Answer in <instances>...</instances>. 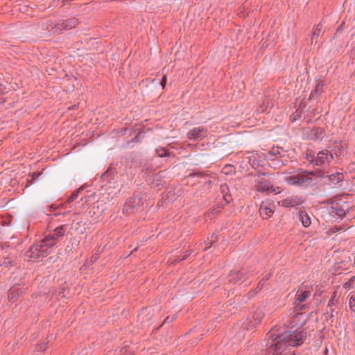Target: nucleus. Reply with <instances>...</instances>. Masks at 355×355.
Returning <instances> with one entry per match:
<instances>
[{"instance_id": "nucleus-14", "label": "nucleus", "mask_w": 355, "mask_h": 355, "mask_svg": "<svg viewBox=\"0 0 355 355\" xmlns=\"http://www.w3.org/2000/svg\"><path fill=\"white\" fill-rule=\"evenodd\" d=\"M300 216L302 225L305 227H309L311 225V218L308 214L305 211H300Z\"/></svg>"}, {"instance_id": "nucleus-10", "label": "nucleus", "mask_w": 355, "mask_h": 355, "mask_svg": "<svg viewBox=\"0 0 355 355\" xmlns=\"http://www.w3.org/2000/svg\"><path fill=\"white\" fill-rule=\"evenodd\" d=\"M56 242L52 240L49 236H46L44 239H42L40 245L42 248H44L46 250V254L48 255L49 253V249L53 247L55 245Z\"/></svg>"}, {"instance_id": "nucleus-7", "label": "nucleus", "mask_w": 355, "mask_h": 355, "mask_svg": "<svg viewBox=\"0 0 355 355\" xmlns=\"http://www.w3.org/2000/svg\"><path fill=\"white\" fill-rule=\"evenodd\" d=\"M302 204V200L297 196H291L279 202V205L284 207H293Z\"/></svg>"}, {"instance_id": "nucleus-13", "label": "nucleus", "mask_w": 355, "mask_h": 355, "mask_svg": "<svg viewBox=\"0 0 355 355\" xmlns=\"http://www.w3.org/2000/svg\"><path fill=\"white\" fill-rule=\"evenodd\" d=\"M311 295L309 291H300V293L297 295V306H300V302H304Z\"/></svg>"}, {"instance_id": "nucleus-19", "label": "nucleus", "mask_w": 355, "mask_h": 355, "mask_svg": "<svg viewBox=\"0 0 355 355\" xmlns=\"http://www.w3.org/2000/svg\"><path fill=\"white\" fill-rule=\"evenodd\" d=\"M157 153L159 157H164L168 155L167 150L163 148H157Z\"/></svg>"}, {"instance_id": "nucleus-20", "label": "nucleus", "mask_w": 355, "mask_h": 355, "mask_svg": "<svg viewBox=\"0 0 355 355\" xmlns=\"http://www.w3.org/2000/svg\"><path fill=\"white\" fill-rule=\"evenodd\" d=\"M315 158H316V157H315L313 155H311V153L306 154V159L308 162H309L311 163L315 164Z\"/></svg>"}, {"instance_id": "nucleus-11", "label": "nucleus", "mask_w": 355, "mask_h": 355, "mask_svg": "<svg viewBox=\"0 0 355 355\" xmlns=\"http://www.w3.org/2000/svg\"><path fill=\"white\" fill-rule=\"evenodd\" d=\"M64 230L63 226H60L55 229L54 232L48 236L56 243L64 235Z\"/></svg>"}, {"instance_id": "nucleus-28", "label": "nucleus", "mask_w": 355, "mask_h": 355, "mask_svg": "<svg viewBox=\"0 0 355 355\" xmlns=\"http://www.w3.org/2000/svg\"><path fill=\"white\" fill-rule=\"evenodd\" d=\"M45 349H46V347L44 345L40 347L41 350H44Z\"/></svg>"}, {"instance_id": "nucleus-21", "label": "nucleus", "mask_w": 355, "mask_h": 355, "mask_svg": "<svg viewBox=\"0 0 355 355\" xmlns=\"http://www.w3.org/2000/svg\"><path fill=\"white\" fill-rule=\"evenodd\" d=\"M16 291H16L15 289H14V288H12V289H10V290L9 291V293H8V297H9V299H10V300H13V301H15V292H16Z\"/></svg>"}, {"instance_id": "nucleus-23", "label": "nucleus", "mask_w": 355, "mask_h": 355, "mask_svg": "<svg viewBox=\"0 0 355 355\" xmlns=\"http://www.w3.org/2000/svg\"><path fill=\"white\" fill-rule=\"evenodd\" d=\"M268 103H267V105L265 106V103H263V105H261L259 108V111L261 112H267L268 111Z\"/></svg>"}, {"instance_id": "nucleus-27", "label": "nucleus", "mask_w": 355, "mask_h": 355, "mask_svg": "<svg viewBox=\"0 0 355 355\" xmlns=\"http://www.w3.org/2000/svg\"><path fill=\"white\" fill-rule=\"evenodd\" d=\"M130 202H128L126 203L125 206V209L126 211H128L129 210V207H130V205H129Z\"/></svg>"}, {"instance_id": "nucleus-17", "label": "nucleus", "mask_w": 355, "mask_h": 355, "mask_svg": "<svg viewBox=\"0 0 355 355\" xmlns=\"http://www.w3.org/2000/svg\"><path fill=\"white\" fill-rule=\"evenodd\" d=\"M322 31V26L320 24H318L313 28L311 40L313 41L314 37H318Z\"/></svg>"}, {"instance_id": "nucleus-30", "label": "nucleus", "mask_w": 355, "mask_h": 355, "mask_svg": "<svg viewBox=\"0 0 355 355\" xmlns=\"http://www.w3.org/2000/svg\"><path fill=\"white\" fill-rule=\"evenodd\" d=\"M236 275V279H239V277H239V273H236V272H235V273L232 274V275Z\"/></svg>"}, {"instance_id": "nucleus-18", "label": "nucleus", "mask_w": 355, "mask_h": 355, "mask_svg": "<svg viewBox=\"0 0 355 355\" xmlns=\"http://www.w3.org/2000/svg\"><path fill=\"white\" fill-rule=\"evenodd\" d=\"M349 307L352 311H355V294H353L349 299Z\"/></svg>"}, {"instance_id": "nucleus-1", "label": "nucleus", "mask_w": 355, "mask_h": 355, "mask_svg": "<svg viewBox=\"0 0 355 355\" xmlns=\"http://www.w3.org/2000/svg\"><path fill=\"white\" fill-rule=\"evenodd\" d=\"M315 173L313 171H302L285 177V181L292 186H304L311 183Z\"/></svg>"}, {"instance_id": "nucleus-4", "label": "nucleus", "mask_w": 355, "mask_h": 355, "mask_svg": "<svg viewBox=\"0 0 355 355\" xmlns=\"http://www.w3.org/2000/svg\"><path fill=\"white\" fill-rule=\"evenodd\" d=\"M282 337L283 334L275 336L274 334L270 335L272 340L270 343H268V345L270 348L274 350L277 354H281L288 345L287 339L282 340Z\"/></svg>"}, {"instance_id": "nucleus-22", "label": "nucleus", "mask_w": 355, "mask_h": 355, "mask_svg": "<svg viewBox=\"0 0 355 355\" xmlns=\"http://www.w3.org/2000/svg\"><path fill=\"white\" fill-rule=\"evenodd\" d=\"M78 192H79V191H74L71 194V196L68 198L67 201L69 202H71L73 201L78 197Z\"/></svg>"}, {"instance_id": "nucleus-2", "label": "nucleus", "mask_w": 355, "mask_h": 355, "mask_svg": "<svg viewBox=\"0 0 355 355\" xmlns=\"http://www.w3.org/2000/svg\"><path fill=\"white\" fill-rule=\"evenodd\" d=\"M350 208V205L346 201L334 202L330 207L329 214L334 217L338 216V218H342Z\"/></svg>"}, {"instance_id": "nucleus-32", "label": "nucleus", "mask_w": 355, "mask_h": 355, "mask_svg": "<svg viewBox=\"0 0 355 355\" xmlns=\"http://www.w3.org/2000/svg\"><path fill=\"white\" fill-rule=\"evenodd\" d=\"M353 169H354L353 166H350L349 171H352V170H353Z\"/></svg>"}, {"instance_id": "nucleus-5", "label": "nucleus", "mask_w": 355, "mask_h": 355, "mask_svg": "<svg viewBox=\"0 0 355 355\" xmlns=\"http://www.w3.org/2000/svg\"><path fill=\"white\" fill-rule=\"evenodd\" d=\"M26 256L35 261L45 257L47 255L46 254V250L42 248L40 243H36L31 246L30 250L26 252Z\"/></svg>"}, {"instance_id": "nucleus-29", "label": "nucleus", "mask_w": 355, "mask_h": 355, "mask_svg": "<svg viewBox=\"0 0 355 355\" xmlns=\"http://www.w3.org/2000/svg\"><path fill=\"white\" fill-rule=\"evenodd\" d=\"M187 253H188V252H187ZM188 254H187V255H185L184 257H183L182 258V259H181V260H184V259H186V257L188 256Z\"/></svg>"}, {"instance_id": "nucleus-6", "label": "nucleus", "mask_w": 355, "mask_h": 355, "mask_svg": "<svg viewBox=\"0 0 355 355\" xmlns=\"http://www.w3.org/2000/svg\"><path fill=\"white\" fill-rule=\"evenodd\" d=\"M333 158V155L330 151L328 150H323L318 153L315 158V165L320 166L329 164Z\"/></svg>"}, {"instance_id": "nucleus-9", "label": "nucleus", "mask_w": 355, "mask_h": 355, "mask_svg": "<svg viewBox=\"0 0 355 355\" xmlns=\"http://www.w3.org/2000/svg\"><path fill=\"white\" fill-rule=\"evenodd\" d=\"M260 215L263 218L270 217L273 214V210L269 203H263L259 208Z\"/></svg>"}, {"instance_id": "nucleus-15", "label": "nucleus", "mask_w": 355, "mask_h": 355, "mask_svg": "<svg viewBox=\"0 0 355 355\" xmlns=\"http://www.w3.org/2000/svg\"><path fill=\"white\" fill-rule=\"evenodd\" d=\"M329 180L334 185H337L343 180V175L342 173L333 174L329 176Z\"/></svg>"}, {"instance_id": "nucleus-25", "label": "nucleus", "mask_w": 355, "mask_h": 355, "mask_svg": "<svg viewBox=\"0 0 355 355\" xmlns=\"http://www.w3.org/2000/svg\"><path fill=\"white\" fill-rule=\"evenodd\" d=\"M261 316H262L261 312L255 313L254 315L255 320L258 319L257 322H260Z\"/></svg>"}, {"instance_id": "nucleus-31", "label": "nucleus", "mask_w": 355, "mask_h": 355, "mask_svg": "<svg viewBox=\"0 0 355 355\" xmlns=\"http://www.w3.org/2000/svg\"><path fill=\"white\" fill-rule=\"evenodd\" d=\"M331 304H333V299H331L329 300V305H330Z\"/></svg>"}, {"instance_id": "nucleus-12", "label": "nucleus", "mask_w": 355, "mask_h": 355, "mask_svg": "<svg viewBox=\"0 0 355 355\" xmlns=\"http://www.w3.org/2000/svg\"><path fill=\"white\" fill-rule=\"evenodd\" d=\"M257 190L259 191H268L272 189L270 182L266 180L261 179L257 185Z\"/></svg>"}, {"instance_id": "nucleus-26", "label": "nucleus", "mask_w": 355, "mask_h": 355, "mask_svg": "<svg viewBox=\"0 0 355 355\" xmlns=\"http://www.w3.org/2000/svg\"><path fill=\"white\" fill-rule=\"evenodd\" d=\"M271 192H272V193H275V194H277V193H280V189H279V187H277L276 189H272L271 190Z\"/></svg>"}, {"instance_id": "nucleus-3", "label": "nucleus", "mask_w": 355, "mask_h": 355, "mask_svg": "<svg viewBox=\"0 0 355 355\" xmlns=\"http://www.w3.org/2000/svg\"><path fill=\"white\" fill-rule=\"evenodd\" d=\"M306 337V333L300 332H285L283 334L282 340L287 339L289 346L296 347L301 345Z\"/></svg>"}, {"instance_id": "nucleus-24", "label": "nucleus", "mask_w": 355, "mask_h": 355, "mask_svg": "<svg viewBox=\"0 0 355 355\" xmlns=\"http://www.w3.org/2000/svg\"><path fill=\"white\" fill-rule=\"evenodd\" d=\"M166 80H167L166 76L164 75L162 77V82H161V85H162V89H164L166 84Z\"/></svg>"}, {"instance_id": "nucleus-8", "label": "nucleus", "mask_w": 355, "mask_h": 355, "mask_svg": "<svg viewBox=\"0 0 355 355\" xmlns=\"http://www.w3.org/2000/svg\"><path fill=\"white\" fill-rule=\"evenodd\" d=\"M187 136L190 139H202L206 136V131L200 127H196L190 130Z\"/></svg>"}, {"instance_id": "nucleus-16", "label": "nucleus", "mask_w": 355, "mask_h": 355, "mask_svg": "<svg viewBox=\"0 0 355 355\" xmlns=\"http://www.w3.org/2000/svg\"><path fill=\"white\" fill-rule=\"evenodd\" d=\"M76 24L77 21L75 19H69L63 22L62 26H63L64 28L70 29L74 27L76 25Z\"/></svg>"}]
</instances>
